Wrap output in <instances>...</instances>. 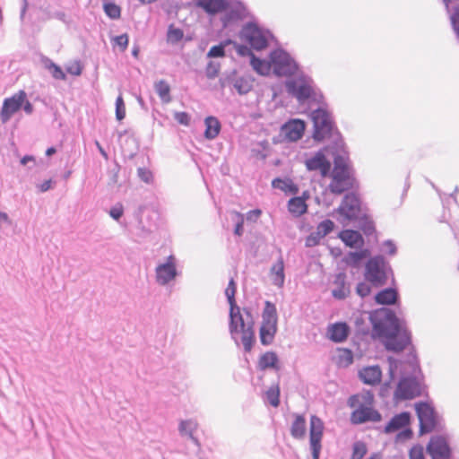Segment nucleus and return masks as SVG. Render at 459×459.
Wrapping results in <instances>:
<instances>
[{
    "label": "nucleus",
    "mask_w": 459,
    "mask_h": 459,
    "mask_svg": "<svg viewBox=\"0 0 459 459\" xmlns=\"http://www.w3.org/2000/svg\"><path fill=\"white\" fill-rule=\"evenodd\" d=\"M154 88L162 102L169 103L171 101L170 86L166 81L160 80L157 82Z\"/></svg>",
    "instance_id": "33"
},
{
    "label": "nucleus",
    "mask_w": 459,
    "mask_h": 459,
    "mask_svg": "<svg viewBox=\"0 0 459 459\" xmlns=\"http://www.w3.org/2000/svg\"><path fill=\"white\" fill-rule=\"evenodd\" d=\"M197 5L210 14H215L226 10L229 4L226 0H198Z\"/></svg>",
    "instance_id": "20"
},
{
    "label": "nucleus",
    "mask_w": 459,
    "mask_h": 459,
    "mask_svg": "<svg viewBox=\"0 0 459 459\" xmlns=\"http://www.w3.org/2000/svg\"><path fill=\"white\" fill-rule=\"evenodd\" d=\"M316 245V237L310 235L306 240L307 247H314Z\"/></svg>",
    "instance_id": "62"
},
{
    "label": "nucleus",
    "mask_w": 459,
    "mask_h": 459,
    "mask_svg": "<svg viewBox=\"0 0 459 459\" xmlns=\"http://www.w3.org/2000/svg\"><path fill=\"white\" fill-rule=\"evenodd\" d=\"M368 255L367 250H362L360 252H351L346 257V263L352 265L358 266L359 262Z\"/></svg>",
    "instance_id": "39"
},
{
    "label": "nucleus",
    "mask_w": 459,
    "mask_h": 459,
    "mask_svg": "<svg viewBox=\"0 0 459 459\" xmlns=\"http://www.w3.org/2000/svg\"><path fill=\"white\" fill-rule=\"evenodd\" d=\"M197 424L194 420H185L180 423L179 430L182 434L192 436L193 431L196 429Z\"/></svg>",
    "instance_id": "47"
},
{
    "label": "nucleus",
    "mask_w": 459,
    "mask_h": 459,
    "mask_svg": "<svg viewBox=\"0 0 459 459\" xmlns=\"http://www.w3.org/2000/svg\"><path fill=\"white\" fill-rule=\"evenodd\" d=\"M235 48H236V51L237 53L239 55V56H248L252 58V56H255L252 51L250 50V48H248L247 46H243V45H238V44H236L235 45Z\"/></svg>",
    "instance_id": "55"
},
{
    "label": "nucleus",
    "mask_w": 459,
    "mask_h": 459,
    "mask_svg": "<svg viewBox=\"0 0 459 459\" xmlns=\"http://www.w3.org/2000/svg\"><path fill=\"white\" fill-rule=\"evenodd\" d=\"M224 55V48L221 45L212 47L208 52V56L210 57H221Z\"/></svg>",
    "instance_id": "52"
},
{
    "label": "nucleus",
    "mask_w": 459,
    "mask_h": 459,
    "mask_svg": "<svg viewBox=\"0 0 459 459\" xmlns=\"http://www.w3.org/2000/svg\"><path fill=\"white\" fill-rule=\"evenodd\" d=\"M375 299L380 305H393L396 302L397 292L391 288L385 289L376 295Z\"/></svg>",
    "instance_id": "27"
},
{
    "label": "nucleus",
    "mask_w": 459,
    "mask_h": 459,
    "mask_svg": "<svg viewBox=\"0 0 459 459\" xmlns=\"http://www.w3.org/2000/svg\"><path fill=\"white\" fill-rule=\"evenodd\" d=\"M307 168L309 170L316 169V158L309 159L306 161Z\"/></svg>",
    "instance_id": "61"
},
{
    "label": "nucleus",
    "mask_w": 459,
    "mask_h": 459,
    "mask_svg": "<svg viewBox=\"0 0 459 459\" xmlns=\"http://www.w3.org/2000/svg\"><path fill=\"white\" fill-rule=\"evenodd\" d=\"M174 117L180 125L187 126L190 124V116L186 112H176Z\"/></svg>",
    "instance_id": "50"
},
{
    "label": "nucleus",
    "mask_w": 459,
    "mask_h": 459,
    "mask_svg": "<svg viewBox=\"0 0 459 459\" xmlns=\"http://www.w3.org/2000/svg\"><path fill=\"white\" fill-rule=\"evenodd\" d=\"M339 237L346 246L351 247H359L364 243L363 237L357 230H344L340 232Z\"/></svg>",
    "instance_id": "21"
},
{
    "label": "nucleus",
    "mask_w": 459,
    "mask_h": 459,
    "mask_svg": "<svg viewBox=\"0 0 459 459\" xmlns=\"http://www.w3.org/2000/svg\"><path fill=\"white\" fill-rule=\"evenodd\" d=\"M287 91L299 101L308 99L312 93V87L303 76L295 77L286 82Z\"/></svg>",
    "instance_id": "10"
},
{
    "label": "nucleus",
    "mask_w": 459,
    "mask_h": 459,
    "mask_svg": "<svg viewBox=\"0 0 459 459\" xmlns=\"http://www.w3.org/2000/svg\"><path fill=\"white\" fill-rule=\"evenodd\" d=\"M230 331L231 334L238 333L240 328L246 325L238 306L230 307Z\"/></svg>",
    "instance_id": "26"
},
{
    "label": "nucleus",
    "mask_w": 459,
    "mask_h": 459,
    "mask_svg": "<svg viewBox=\"0 0 459 459\" xmlns=\"http://www.w3.org/2000/svg\"><path fill=\"white\" fill-rule=\"evenodd\" d=\"M316 416H312L310 419V447L311 454L314 459H316Z\"/></svg>",
    "instance_id": "46"
},
{
    "label": "nucleus",
    "mask_w": 459,
    "mask_h": 459,
    "mask_svg": "<svg viewBox=\"0 0 459 459\" xmlns=\"http://www.w3.org/2000/svg\"><path fill=\"white\" fill-rule=\"evenodd\" d=\"M351 332L350 326L344 322L332 324L327 328V336L334 342H344Z\"/></svg>",
    "instance_id": "17"
},
{
    "label": "nucleus",
    "mask_w": 459,
    "mask_h": 459,
    "mask_svg": "<svg viewBox=\"0 0 459 459\" xmlns=\"http://www.w3.org/2000/svg\"><path fill=\"white\" fill-rule=\"evenodd\" d=\"M333 227H334V224L330 220L322 221L318 226V228H319L320 231L323 233V235H326L329 232H331L333 230Z\"/></svg>",
    "instance_id": "53"
},
{
    "label": "nucleus",
    "mask_w": 459,
    "mask_h": 459,
    "mask_svg": "<svg viewBox=\"0 0 459 459\" xmlns=\"http://www.w3.org/2000/svg\"><path fill=\"white\" fill-rule=\"evenodd\" d=\"M416 411L420 420V431L422 433L430 432L436 426V418L433 408L425 403L416 405Z\"/></svg>",
    "instance_id": "12"
},
{
    "label": "nucleus",
    "mask_w": 459,
    "mask_h": 459,
    "mask_svg": "<svg viewBox=\"0 0 459 459\" xmlns=\"http://www.w3.org/2000/svg\"><path fill=\"white\" fill-rule=\"evenodd\" d=\"M373 334L382 339L387 351L394 352L403 351L411 343V333L397 318H394L389 325L375 324Z\"/></svg>",
    "instance_id": "2"
},
{
    "label": "nucleus",
    "mask_w": 459,
    "mask_h": 459,
    "mask_svg": "<svg viewBox=\"0 0 459 459\" xmlns=\"http://www.w3.org/2000/svg\"><path fill=\"white\" fill-rule=\"evenodd\" d=\"M238 332L241 333V342L244 346V350L247 352H250L255 342L254 324L251 323L244 325Z\"/></svg>",
    "instance_id": "22"
},
{
    "label": "nucleus",
    "mask_w": 459,
    "mask_h": 459,
    "mask_svg": "<svg viewBox=\"0 0 459 459\" xmlns=\"http://www.w3.org/2000/svg\"><path fill=\"white\" fill-rule=\"evenodd\" d=\"M360 211L359 200L354 194H348L344 196L338 212L348 220H354Z\"/></svg>",
    "instance_id": "15"
},
{
    "label": "nucleus",
    "mask_w": 459,
    "mask_h": 459,
    "mask_svg": "<svg viewBox=\"0 0 459 459\" xmlns=\"http://www.w3.org/2000/svg\"><path fill=\"white\" fill-rule=\"evenodd\" d=\"M233 220L236 221V227L234 230V233L237 236H241L244 232L243 224H244V216L242 213L238 212H232Z\"/></svg>",
    "instance_id": "43"
},
{
    "label": "nucleus",
    "mask_w": 459,
    "mask_h": 459,
    "mask_svg": "<svg viewBox=\"0 0 459 459\" xmlns=\"http://www.w3.org/2000/svg\"><path fill=\"white\" fill-rule=\"evenodd\" d=\"M104 11L106 14L111 19H118L121 15V9L118 5L113 3L104 4Z\"/></svg>",
    "instance_id": "41"
},
{
    "label": "nucleus",
    "mask_w": 459,
    "mask_h": 459,
    "mask_svg": "<svg viewBox=\"0 0 459 459\" xmlns=\"http://www.w3.org/2000/svg\"><path fill=\"white\" fill-rule=\"evenodd\" d=\"M421 392V385L415 377H403L394 390V400L395 402L412 400L420 396Z\"/></svg>",
    "instance_id": "6"
},
{
    "label": "nucleus",
    "mask_w": 459,
    "mask_h": 459,
    "mask_svg": "<svg viewBox=\"0 0 459 459\" xmlns=\"http://www.w3.org/2000/svg\"><path fill=\"white\" fill-rule=\"evenodd\" d=\"M278 357L273 351H267L264 353L258 361V366L261 369L264 370L266 368H278Z\"/></svg>",
    "instance_id": "29"
},
{
    "label": "nucleus",
    "mask_w": 459,
    "mask_h": 459,
    "mask_svg": "<svg viewBox=\"0 0 459 459\" xmlns=\"http://www.w3.org/2000/svg\"><path fill=\"white\" fill-rule=\"evenodd\" d=\"M278 330V316L274 304L265 301L262 313V324L259 329V338L263 345L273 343Z\"/></svg>",
    "instance_id": "5"
},
{
    "label": "nucleus",
    "mask_w": 459,
    "mask_h": 459,
    "mask_svg": "<svg viewBox=\"0 0 459 459\" xmlns=\"http://www.w3.org/2000/svg\"><path fill=\"white\" fill-rule=\"evenodd\" d=\"M124 213V206L122 204H117L115 206H113L109 211V215L115 219L119 220Z\"/></svg>",
    "instance_id": "49"
},
{
    "label": "nucleus",
    "mask_w": 459,
    "mask_h": 459,
    "mask_svg": "<svg viewBox=\"0 0 459 459\" xmlns=\"http://www.w3.org/2000/svg\"><path fill=\"white\" fill-rule=\"evenodd\" d=\"M266 399L268 403L273 406L278 407L280 404V387L278 385H272L267 391H266Z\"/></svg>",
    "instance_id": "35"
},
{
    "label": "nucleus",
    "mask_w": 459,
    "mask_h": 459,
    "mask_svg": "<svg viewBox=\"0 0 459 459\" xmlns=\"http://www.w3.org/2000/svg\"><path fill=\"white\" fill-rule=\"evenodd\" d=\"M250 64L253 69L261 75H267L272 70V62L259 59L255 56H252Z\"/></svg>",
    "instance_id": "30"
},
{
    "label": "nucleus",
    "mask_w": 459,
    "mask_h": 459,
    "mask_svg": "<svg viewBox=\"0 0 459 459\" xmlns=\"http://www.w3.org/2000/svg\"><path fill=\"white\" fill-rule=\"evenodd\" d=\"M371 292V289L369 287V285H368L367 283L365 282H360L358 284L357 286V293L360 296V297H366L368 295H369V293Z\"/></svg>",
    "instance_id": "54"
},
{
    "label": "nucleus",
    "mask_w": 459,
    "mask_h": 459,
    "mask_svg": "<svg viewBox=\"0 0 459 459\" xmlns=\"http://www.w3.org/2000/svg\"><path fill=\"white\" fill-rule=\"evenodd\" d=\"M65 70L68 74L78 76L82 72V65H81L80 61L74 60L65 65Z\"/></svg>",
    "instance_id": "45"
},
{
    "label": "nucleus",
    "mask_w": 459,
    "mask_h": 459,
    "mask_svg": "<svg viewBox=\"0 0 459 459\" xmlns=\"http://www.w3.org/2000/svg\"><path fill=\"white\" fill-rule=\"evenodd\" d=\"M451 19L454 29L459 36V12L455 13Z\"/></svg>",
    "instance_id": "59"
},
{
    "label": "nucleus",
    "mask_w": 459,
    "mask_h": 459,
    "mask_svg": "<svg viewBox=\"0 0 459 459\" xmlns=\"http://www.w3.org/2000/svg\"><path fill=\"white\" fill-rule=\"evenodd\" d=\"M317 142L325 141L327 155L344 152V142L327 105L317 99Z\"/></svg>",
    "instance_id": "1"
},
{
    "label": "nucleus",
    "mask_w": 459,
    "mask_h": 459,
    "mask_svg": "<svg viewBox=\"0 0 459 459\" xmlns=\"http://www.w3.org/2000/svg\"><path fill=\"white\" fill-rule=\"evenodd\" d=\"M272 186L273 188L280 189L284 192L286 195H296L299 193V187L297 185L293 183V181L289 178H276L272 181Z\"/></svg>",
    "instance_id": "24"
},
{
    "label": "nucleus",
    "mask_w": 459,
    "mask_h": 459,
    "mask_svg": "<svg viewBox=\"0 0 459 459\" xmlns=\"http://www.w3.org/2000/svg\"><path fill=\"white\" fill-rule=\"evenodd\" d=\"M373 396L369 394H355L350 398V405L356 407L351 413V420L354 424L366 421H379L380 414L372 407Z\"/></svg>",
    "instance_id": "4"
},
{
    "label": "nucleus",
    "mask_w": 459,
    "mask_h": 459,
    "mask_svg": "<svg viewBox=\"0 0 459 459\" xmlns=\"http://www.w3.org/2000/svg\"><path fill=\"white\" fill-rule=\"evenodd\" d=\"M308 198L307 192L301 197H293L288 203V209L295 216H300L307 212V205L306 199Z\"/></svg>",
    "instance_id": "23"
},
{
    "label": "nucleus",
    "mask_w": 459,
    "mask_h": 459,
    "mask_svg": "<svg viewBox=\"0 0 459 459\" xmlns=\"http://www.w3.org/2000/svg\"><path fill=\"white\" fill-rule=\"evenodd\" d=\"M262 214V211L260 209H255L247 212V221H256Z\"/></svg>",
    "instance_id": "56"
},
{
    "label": "nucleus",
    "mask_w": 459,
    "mask_h": 459,
    "mask_svg": "<svg viewBox=\"0 0 459 459\" xmlns=\"http://www.w3.org/2000/svg\"><path fill=\"white\" fill-rule=\"evenodd\" d=\"M366 454V445L363 442L358 441L353 445V451L351 459H362Z\"/></svg>",
    "instance_id": "42"
},
{
    "label": "nucleus",
    "mask_w": 459,
    "mask_h": 459,
    "mask_svg": "<svg viewBox=\"0 0 459 459\" xmlns=\"http://www.w3.org/2000/svg\"><path fill=\"white\" fill-rule=\"evenodd\" d=\"M46 68L51 73L52 76L57 80H65L66 76L60 66L50 60L46 62Z\"/></svg>",
    "instance_id": "38"
},
{
    "label": "nucleus",
    "mask_w": 459,
    "mask_h": 459,
    "mask_svg": "<svg viewBox=\"0 0 459 459\" xmlns=\"http://www.w3.org/2000/svg\"><path fill=\"white\" fill-rule=\"evenodd\" d=\"M427 451L432 459H448L450 456V448L446 438L439 436L431 437Z\"/></svg>",
    "instance_id": "14"
},
{
    "label": "nucleus",
    "mask_w": 459,
    "mask_h": 459,
    "mask_svg": "<svg viewBox=\"0 0 459 459\" xmlns=\"http://www.w3.org/2000/svg\"><path fill=\"white\" fill-rule=\"evenodd\" d=\"M113 40L116 43V45H117L120 48L121 51H125L127 48L128 42H129L127 34L125 33V34L117 36L114 38Z\"/></svg>",
    "instance_id": "48"
},
{
    "label": "nucleus",
    "mask_w": 459,
    "mask_h": 459,
    "mask_svg": "<svg viewBox=\"0 0 459 459\" xmlns=\"http://www.w3.org/2000/svg\"><path fill=\"white\" fill-rule=\"evenodd\" d=\"M270 278L273 285L281 288L284 284V262L282 257H280L275 264H273L270 270Z\"/></svg>",
    "instance_id": "19"
},
{
    "label": "nucleus",
    "mask_w": 459,
    "mask_h": 459,
    "mask_svg": "<svg viewBox=\"0 0 459 459\" xmlns=\"http://www.w3.org/2000/svg\"><path fill=\"white\" fill-rule=\"evenodd\" d=\"M382 372L378 366L364 368L359 371V377L368 385H377L381 381Z\"/></svg>",
    "instance_id": "18"
},
{
    "label": "nucleus",
    "mask_w": 459,
    "mask_h": 459,
    "mask_svg": "<svg viewBox=\"0 0 459 459\" xmlns=\"http://www.w3.org/2000/svg\"><path fill=\"white\" fill-rule=\"evenodd\" d=\"M116 117L119 121L126 117V106L122 95H119L116 100Z\"/></svg>",
    "instance_id": "44"
},
{
    "label": "nucleus",
    "mask_w": 459,
    "mask_h": 459,
    "mask_svg": "<svg viewBox=\"0 0 459 459\" xmlns=\"http://www.w3.org/2000/svg\"><path fill=\"white\" fill-rule=\"evenodd\" d=\"M23 109L27 114H31L33 111L32 104L26 99L25 102L22 104Z\"/></svg>",
    "instance_id": "60"
},
{
    "label": "nucleus",
    "mask_w": 459,
    "mask_h": 459,
    "mask_svg": "<svg viewBox=\"0 0 459 459\" xmlns=\"http://www.w3.org/2000/svg\"><path fill=\"white\" fill-rule=\"evenodd\" d=\"M26 100V92L19 91L10 98H6L0 111V118L3 123L10 120L13 114L20 110Z\"/></svg>",
    "instance_id": "9"
},
{
    "label": "nucleus",
    "mask_w": 459,
    "mask_h": 459,
    "mask_svg": "<svg viewBox=\"0 0 459 459\" xmlns=\"http://www.w3.org/2000/svg\"><path fill=\"white\" fill-rule=\"evenodd\" d=\"M410 459H425L423 447L415 446L410 450Z\"/></svg>",
    "instance_id": "51"
},
{
    "label": "nucleus",
    "mask_w": 459,
    "mask_h": 459,
    "mask_svg": "<svg viewBox=\"0 0 459 459\" xmlns=\"http://www.w3.org/2000/svg\"><path fill=\"white\" fill-rule=\"evenodd\" d=\"M272 69L278 76H289L295 73L297 65L284 51L276 50L271 54Z\"/></svg>",
    "instance_id": "7"
},
{
    "label": "nucleus",
    "mask_w": 459,
    "mask_h": 459,
    "mask_svg": "<svg viewBox=\"0 0 459 459\" xmlns=\"http://www.w3.org/2000/svg\"><path fill=\"white\" fill-rule=\"evenodd\" d=\"M204 136L207 139H214L220 133L221 124L219 120L214 117H208L205 118Z\"/></svg>",
    "instance_id": "28"
},
{
    "label": "nucleus",
    "mask_w": 459,
    "mask_h": 459,
    "mask_svg": "<svg viewBox=\"0 0 459 459\" xmlns=\"http://www.w3.org/2000/svg\"><path fill=\"white\" fill-rule=\"evenodd\" d=\"M241 37L256 50H261L267 47L266 38L262 30L255 24H247L242 29Z\"/></svg>",
    "instance_id": "11"
},
{
    "label": "nucleus",
    "mask_w": 459,
    "mask_h": 459,
    "mask_svg": "<svg viewBox=\"0 0 459 459\" xmlns=\"http://www.w3.org/2000/svg\"><path fill=\"white\" fill-rule=\"evenodd\" d=\"M317 169L320 170L323 176H326L331 169V162L326 159L325 155L322 152H317Z\"/></svg>",
    "instance_id": "37"
},
{
    "label": "nucleus",
    "mask_w": 459,
    "mask_h": 459,
    "mask_svg": "<svg viewBox=\"0 0 459 459\" xmlns=\"http://www.w3.org/2000/svg\"><path fill=\"white\" fill-rule=\"evenodd\" d=\"M50 187H51V181H50V180H48V181H45V182L40 186V190L44 192V191L48 190Z\"/></svg>",
    "instance_id": "64"
},
{
    "label": "nucleus",
    "mask_w": 459,
    "mask_h": 459,
    "mask_svg": "<svg viewBox=\"0 0 459 459\" xmlns=\"http://www.w3.org/2000/svg\"><path fill=\"white\" fill-rule=\"evenodd\" d=\"M290 433L293 437L300 438L304 437L306 433V420L301 415H296L295 420L292 423Z\"/></svg>",
    "instance_id": "31"
},
{
    "label": "nucleus",
    "mask_w": 459,
    "mask_h": 459,
    "mask_svg": "<svg viewBox=\"0 0 459 459\" xmlns=\"http://www.w3.org/2000/svg\"><path fill=\"white\" fill-rule=\"evenodd\" d=\"M176 275L177 270L175 257L173 255H169L165 264H160L156 268V279L161 285H165L174 280Z\"/></svg>",
    "instance_id": "16"
},
{
    "label": "nucleus",
    "mask_w": 459,
    "mask_h": 459,
    "mask_svg": "<svg viewBox=\"0 0 459 459\" xmlns=\"http://www.w3.org/2000/svg\"><path fill=\"white\" fill-rule=\"evenodd\" d=\"M333 160V169L331 174L329 189L332 193L341 195L345 191L356 188L357 182L348 164L347 156L342 152H333L330 155Z\"/></svg>",
    "instance_id": "3"
},
{
    "label": "nucleus",
    "mask_w": 459,
    "mask_h": 459,
    "mask_svg": "<svg viewBox=\"0 0 459 459\" xmlns=\"http://www.w3.org/2000/svg\"><path fill=\"white\" fill-rule=\"evenodd\" d=\"M388 361H389V374H390L391 378H394V375H395V371L398 367V361L393 358H389Z\"/></svg>",
    "instance_id": "57"
},
{
    "label": "nucleus",
    "mask_w": 459,
    "mask_h": 459,
    "mask_svg": "<svg viewBox=\"0 0 459 459\" xmlns=\"http://www.w3.org/2000/svg\"><path fill=\"white\" fill-rule=\"evenodd\" d=\"M96 146L98 147L100 154L102 155V157L108 160V153L105 152V150L102 148V146L100 144L99 142H96Z\"/></svg>",
    "instance_id": "63"
},
{
    "label": "nucleus",
    "mask_w": 459,
    "mask_h": 459,
    "mask_svg": "<svg viewBox=\"0 0 459 459\" xmlns=\"http://www.w3.org/2000/svg\"><path fill=\"white\" fill-rule=\"evenodd\" d=\"M237 290L236 282L233 278L229 281L228 287L225 290V295L227 296L228 301L230 307L237 306L235 294Z\"/></svg>",
    "instance_id": "40"
},
{
    "label": "nucleus",
    "mask_w": 459,
    "mask_h": 459,
    "mask_svg": "<svg viewBox=\"0 0 459 459\" xmlns=\"http://www.w3.org/2000/svg\"><path fill=\"white\" fill-rule=\"evenodd\" d=\"M365 279L375 287H380L386 283L387 275L385 271L384 261L374 257L366 264Z\"/></svg>",
    "instance_id": "8"
},
{
    "label": "nucleus",
    "mask_w": 459,
    "mask_h": 459,
    "mask_svg": "<svg viewBox=\"0 0 459 459\" xmlns=\"http://www.w3.org/2000/svg\"><path fill=\"white\" fill-rule=\"evenodd\" d=\"M233 87L239 94H246L252 90L253 81L248 77H239L234 80Z\"/></svg>",
    "instance_id": "34"
},
{
    "label": "nucleus",
    "mask_w": 459,
    "mask_h": 459,
    "mask_svg": "<svg viewBox=\"0 0 459 459\" xmlns=\"http://www.w3.org/2000/svg\"><path fill=\"white\" fill-rule=\"evenodd\" d=\"M410 422V415L407 412H402L392 418L385 426V432H394L405 426Z\"/></svg>",
    "instance_id": "25"
},
{
    "label": "nucleus",
    "mask_w": 459,
    "mask_h": 459,
    "mask_svg": "<svg viewBox=\"0 0 459 459\" xmlns=\"http://www.w3.org/2000/svg\"><path fill=\"white\" fill-rule=\"evenodd\" d=\"M184 37V32L181 29L170 25L167 32V41L170 44H177Z\"/></svg>",
    "instance_id": "36"
},
{
    "label": "nucleus",
    "mask_w": 459,
    "mask_h": 459,
    "mask_svg": "<svg viewBox=\"0 0 459 459\" xmlns=\"http://www.w3.org/2000/svg\"><path fill=\"white\" fill-rule=\"evenodd\" d=\"M306 125L300 119H291L281 128V134L289 142H297L304 134Z\"/></svg>",
    "instance_id": "13"
},
{
    "label": "nucleus",
    "mask_w": 459,
    "mask_h": 459,
    "mask_svg": "<svg viewBox=\"0 0 459 459\" xmlns=\"http://www.w3.org/2000/svg\"><path fill=\"white\" fill-rule=\"evenodd\" d=\"M138 175L145 182H149L152 179V173L144 169H139Z\"/></svg>",
    "instance_id": "58"
},
{
    "label": "nucleus",
    "mask_w": 459,
    "mask_h": 459,
    "mask_svg": "<svg viewBox=\"0 0 459 459\" xmlns=\"http://www.w3.org/2000/svg\"><path fill=\"white\" fill-rule=\"evenodd\" d=\"M335 361L339 367L345 368L353 362V354L348 349H338L335 355Z\"/></svg>",
    "instance_id": "32"
}]
</instances>
